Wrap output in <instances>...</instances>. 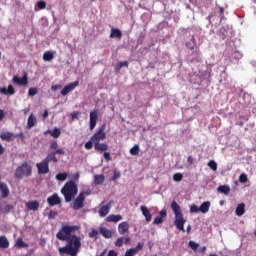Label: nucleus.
<instances>
[{
    "instance_id": "nucleus-26",
    "label": "nucleus",
    "mask_w": 256,
    "mask_h": 256,
    "mask_svg": "<svg viewBox=\"0 0 256 256\" xmlns=\"http://www.w3.org/2000/svg\"><path fill=\"white\" fill-rule=\"evenodd\" d=\"M13 134H11V132H2V134H0V138L3 141H7L10 142L13 139Z\"/></svg>"
},
{
    "instance_id": "nucleus-11",
    "label": "nucleus",
    "mask_w": 256,
    "mask_h": 256,
    "mask_svg": "<svg viewBox=\"0 0 256 256\" xmlns=\"http://www.w3.org/2000/svg\"><path fill=\"white\" fill-rule=\"evenodd\" d=\"M37 168H38L39 174H47L49 172L47 160H43V162H40L39 164H37Z\"/></svg>"
},
{
    "instance_id": "nucleus-20",
    "label": "nucleus",
    "mask_w": 256,
    "mask_h": 256,
    "mask_svg": "<svg viewBox=\"0 0 256 256\" xmlns=\"http://www.w3.org/2000/svg\"><path fill=\"white\" fill-rule=\"evenodd\" d=\"M55 54H56L55 51H50V50L45 51V52H44V55H43V60H44L45 62H50V61L53 60Z\"/></svg>"
},
{
    "instance_id": "nucleus-21",
    "label": "nucleus",
    "mask_w": 256,
    "mask_h": 256,
    "mask_svg": "<svg viewBox=\"0 0 256 256\" xmlns=\"http://www.w3.org/2000/svg\"><path fill=\"white\" fill-rule=\"evenodd\" d=\"M0 193L3 198L9 195V188L7 184H4V182H0Z\"/></svg>"
},
{
    "instance_id": "nucleus-4",
    "label": "nucleus",
    "mask_w": 256,
    "mask_h": 256,
    "mask_svg": "<svg viewBox=\"0 0 256 256\" xmlns=\"http://www.w3.org/2000/svg\"><path fill=\"white\" fill-rule=\"evenodd\" d=\"M31 174V166L29 164L24 163L19 166L15 172V176L17 178H22L23 176H29Z\"/></svg>"
},
{
    "instance_id": "nucleus-3",
    "label": "nucleus",
    "mask_w": 256,
    "mask_h": 256,
    "mask_svg": "<svg viewBox=\"0 0 256 256\" xmlns=\"http://www.w3.org/2000/svg\"><path fill=\"white\" fill-rule=\"evenodd\" d=\"M61 193L64 195L66 202H71L78 193L77 184H75L73 180H70V182H66L65 186H63L61 190Z\"/></svg>"
},
{
    "instance_id": "nucleus-9",
    "label": "nucleus",
    "mask_w": 256,
    "mask_h": 256,
    "mask_svg": "<svg viewBox=\"0 0 256 256\" xmlns=\"http://www.w3.org/2000/svg\"><path fill=\"white\" fill-rule=\"evenodd\" d=\"M98 121V112L97 110H92L90 112V130H94V128L96 127Z\"/></svg>"
},
{
    "instance_id": "nucleus-2",
    "label": "nucleus",
    "mask_w": 256,
    "mask_h": 256,
    "mask_svg": "<svg viewBox=\"0 0 256 256\" xmlns=\"http://www.w3.org/2000/svg\"><path fill=\"white\" fill-rule=\"evenodd\" d=\"M171 208L175 215L174 224H175L176 228L182 232H185L184 225L186 223V219L183 218L182 210H181L179 204H177V202L174 201L171 204Z\"/></svg>"
},
{
    "instance_id": "nucleus-61",
    "label": "nucleus",
    "mask_w": 256,
    "mask_h": 256,
    "mask_svg": "<svg viewBox=\"0 0 256 256\" xmlns=\"http://www.w3.org/2000/svg\"><path fill=\"white\" fill-rule=\"evenodd\" d=\"M130 242V238H124V243L128 244Z\"/></svg>"
},
{
    "instance_id": "nucleus-32",
    "label": "nucleus",
    "mask_w": 256,
    "mask_h": 256,
    "mask_svg": "<svg viewBox=\"0 0 256 256\" xmlns=\"http://www.w3.org/2000/svg\"><path fill=\"white\" fill-rule=\"evenodd\" d=\"M9 247V242L8 240L6 239V237L4 236H1L0 237V248H3V249H6Z\"/></svg>"
},
{
    "instance_id": "nucleus-34",
    "label": "nucleus",
    "mask_w": 256,
    "mask_h": 256,
    "mask_svg": "<svg viewBox=\"0 0 256 256\" xmlns=\"http://www.w3.org/2000/svg\"><path fill=\"white\" fill-rule=\"evenodd\" d=\"M56 154L53 152L52 154H48L47 158H45V161H47V163H49L50 161H53L54 163H57L58 160L55 156Z\"/></svg>"
},
{
    "instance_id": "nucleus-42",
    "label": "nucleus",
    "mask_w": 256,
    "mask_h": 256,
    "mask_svg": "<svg viewBox=\"0 0 256 256\" xmlns=\"http://www.w3.org/2000/svg\"><path fill=\"white\" fill-rule=\"evenodd\" d=\"M173 179H174V181H176V182H180V181H182L183 176H182V174H180V173H176V174H174Z\"/></svg>"
},
{
    "instance_id": "nucleus-60",
    "label": "nucleus",
    "mask_w": 256,
    "mask_h": 256,
    "mask_svg": "<svg viewBox=\"0 0 256 256\" xmlns=\"http://www.w3.org/2000/svg\"><path fill=\"white\" fill-rule=\"evenodd\" d=\"M48 117V110L46 109L43 113V118L46 119Z\"/></svg>"
},
{
    "instance_id": "nucleus-55",
    "label": "nucleus",
    "mask_w": 256,
    "mask_h": 256,
    "mask_svg": "<svg viewBox=\"0 0 256 256\" xmlns=\"http://www.w3.org/2000/svg\"><path fill=\"white\" fill-rule=\"evenodd\" d=\"M79 252H65V254H68L70 256H77Z\"/></svg>"
},
{
    "instance_id": "nucleus-59",
    "label": "nucleus",
    "mask_w": 256,
    "mask_h": 256,
    "mask_svg": "<svg viewBox=\"0 0 256 256\" xmlns=\"http://www.w3.org/2000/svg\"><path fill=\"white\" fill-rule=\"evenodd\" d=\"M56 216V212H50L49 213V218L52 219Z\"/></svg>"
},
{
    "instance_id": "nucleus-45",
    "label": "nucleus",
    "mask_w": 256,
    "mask_h": 256,
    "mask_svg": "<svg viewBox=\"0 0 256 256\" xmlns=\"http://www.w3.org/2000/svg\"><path fill=\"white\" fill-rule=\"evenodd\" d=\"M93 144H94V142H92V138H91V140H89V142H86L85 149H87V150L92 149Z\"/></svg>"
},
{
    "instance_id": "nucleus-62",
    "label": "nucleus",
    "mask_w": 256,
    "mask_h": 256,
    "mask_svg": "<svg viewBox=\"0 0 256 256\" xmlns=\"http://www.w3.org/2000/svg\"><path fill=\"white\" fill-rule=\"evenodd\" d=\"M205 251H206V247H203V248H201V249H200V251H199V252H201V253H205Z\"/></svg>"
},
{
    "instance_id": "nucleus-50",
    "label": "nucleus",
    "mask_w": 256,
    "mask_h": 256,
    "mask_svg": "<svg viewBox=\"0 0 256 256\" xmlns=\"http://www.w3.org/2000/svg\"><path fill=\"white\" fill-rule=\"evenodd\" d=\"M61 88V85L60 84H56V85H52L51 86V90L52 91H57L58 89H60Z\"/></svg>"
},
{
    "instance_id": "nucleus-38",
    "label": "nucleus",
    "mask_w": 256,
    "mask_h": 256,
    "mask_svg": "<svg viewBox=\"0 0 256 256\" xmlns=\"http://www.w3.org/2000/svg\"><path fill=\"white\" fill-rule=\"evenodd\" d=\"M121 177V174L119 172V170H113V176L111 178L112 181H116Z\"/></svg>"
},
{
    "instance_id": "nucleus-23",
    "label": "nucleus",
    "mask_w": 256,
    "mask_h": 256,
    "mask_svg": "<svg viewBox=\"0 0 256 256\" xmlns=\"http://www.w3.org/2000/svg\"><path fill=\"white\" fill-rule=\"evenodd\" d=\"M210 207H211V202L206 201V202H204L203 204H201V206H199V211H200L202 214H206V213H208V211L210 210Z\"/></svg>"
},
{
    "instance_id": "nucleus-22",
    "label": "nucleus",
    "mask_w": 256,
    "mask_h": 256,
    "mask_svg": "<svg viewBox=\"0 0 256 256\" xmlns=\"http://www.w3.org/2000/svg\"><path fill=\"white\" fill-rule=\"evenodd\" d=\"M123 218L122 216H120V214H110V216H108L106 218L107 222H113V223H117L119 221H121Z\"/></svg>"
},
{
    "instance_id": "nucleus-51",
    "label": "nucleus",
    "mask_w": 256,
    "mask_h": 256,
    "mask_svg": "<svg viewBox=\"0 0 256 256\" xmlns=\"http://www.w3.org/2000/svg\"><path fill=\"white\" fill-rule=\"evenodd\" d=\"M54 154H59V155H63L64 154V150L62 148H57L56 152H54Z\"/></svg>"
},
{
    "instance_id": "nucleus-28",
    "label": "nucleus",
    "mask_w": 256,
    "mask_h": 256,
    "mask_svg": "<svg viewBox=\"0 0 256 256\" xmlns=\"http://www.w3.org/2000/svg\"><path fill=\"white\" fill-rule=\"evenodd\" d=\"M46 134H50L53 138L57 139L59 138L61 132L59 128H54V130H47V132H45V135Z\"/></svg>"
},
{
    "instance_id": "nucleus-41",
    "label": "nucleus",
    "mask_w": 256,
    "mask_h": 256,
    "mask_svg": "<svg viewBox=\"0 0 256 256\" xmlns=\"http://www.w3.org/2000/svg\"><path fill=\"white\" fill-rule=\"evenodd\" d=\"M190 212L198 213V212H200V207L196 206V204H192V206L190 207Z\"/></svg>"
},
{
    "instance_id": "nucleus-44",
    "label": "nucleus",
    "mask_w": 256,
    "mask_h": 256,
    "mask_svg": "<svg viewBox=\"0 0 256 256\" xmlns=\"http://www.w3.org/2000/svg\"><path fill=\"white\" fill-rule=\"evenodd\" d=\"M189 246H190L191 249L194 250V251H197V249H198V247H199V245H198L197 243L193 242V241H190V242H189Z\"/></svg>"
},
{
    "instance_id": "nucleus-48",
    "label": "nucleus",
    "mask_w": 256,
    "mask_h": 256,
    "mask_svg": "<svg viewBox=\"0 0 256 256\" xmlns=\"http://www.w3.org/2000/svg\"><path fill=\"white\" fill-rule=\"evenodd\" d=\"M98 235V232L96 230H92L90 233H89V237L90 238H96Z\"/></svg>"
},
{
    "instance_id": "nucleus-49",
    "label": "nucleus",
    "mask_w": 256,
    "mask_h": 256,
    "mask_svg": "<svg viewBox=\"0 0 256 256\" xmlns=\"http://www.w3.org/2000/svg\"><path fill=\"white\" fill-rule=\"evenodd\" d=\"M104 159L109 162L111 160L109 152H104Z\"/></svg>"
},
{
    "instance_id": "nucleus-64",
    "label": "nucleus",
    "mask_w": 256,
    "mask_h": 256,
    "mask_svg": "<svg viewBox=\"0 0 256 256\" xmlns=\"http://www.w3.org/2000/svg\"><path fill=\"white\" fill-rule=\"evenodd\" d=\"M106 255V250L103 251V253H101L99 256H105Z\"/></svg>"
},
{
    "instance_id": "nucleus-25",
    "label": "nucleus",
    "mask_w": 256,
    "mask_h": 256,
    "mask_svg": "<svg viewBox=\"0 0 256 256\" xmlns=\"http://www.w3.org/2000/svg\"><path fill=\"white\" fill-rule=\"evenodd\" d=\"M235 213L238 217H241L245 214V204L241 203V204H238L236 210H235Z\"/></svg>"
},
{
    "instance_id": "nucleus-16",
    "label": "nucleus",
    "mask_w": 256,
    "mask_h": 256,
    "mask_svg": "<svg viewBox=\"0 0 256 256\" xmlns=\"http://www.w3.org/2000/svg\"><path fill=\"white\" fill-rule=\"evenodd\" d=\"M143 248V244L139 243L136 248H132L126 251L125 256H135L141 251Z\"/></svg>"
},
{
    "instance_id": "nucleus-5",
    "label": "nucleus",
    "mask_w": 256,
    "mask_h": 256,
    "mask_svg": "<svg viewBox=\"0 0 256 256\" xmlns=\"http://www.w3.org/2000/svg\"><path fill=\"white\" fill-rule=\"evenodd\" d=\"M89 194H90V192H80L79 196L76 198V200L72 204L73 209L79 210V209L83 208L85 195H89Z\"/></svg>"
},
{
    "instance_id": "nucleus-31",
    "label": "nucleus",
    "mask_w": 256,
    "mask_h": 256,
    "mask_svg": "<svg viewBox=\"0 0 256 256\" xmlns=\"http://www.w3.org/2000/svg\"><path fill=\"white\" fill-rule=\"evenodd\" d=\"M100 233L103 235V237H105L106 239H109L112 237V233L110 230L106 229V228H100Z\"/></svg>"
},
{
    "instance_id": "nucleus-56",
    "label": "nucleus",
    "mask_w": 256,
    "mask_h": 256,
    "mask_svg": "<svg viewBox=\"0 0 256 256\" xmlns=\"http://www.w3.org/2000/svg\"><path fill=\"white\" fill-rule=\"evenodd\" d=\"M108 256H117V253L113 250L109 251Z\"/></svg>"
},
{
    "instance_id": "nucleus-19",
    "label": "nucleus",
    "mask_w": 256,
    "mask_h": 256,
    "mask_svg": "<svg viewBox=\"0 0 256 256\" xmlns=\"http://www.w3.org/2000/svg\"><path fill=\"white\" fill-rule=\"evenodd\" d=\"M128 231H129V224L127 222H123V223L119 224L118 232L120 235H124V234L128 233Z\"/></svg>"
},
{
    "instance_id": "nucleus-8",
    "label": "nucleus",
    "mask_w": 256,
    "mask_h": 256,
    "mask_svg": "<svg viewBox=\"0 0 256 256\" xmlns=\"http://www.w3.org/2000/svg\"><path fill=\"white\" fill-rule=\"evenodd\" d=\"M79 82L78 81H74L71 82L69 84H67L61 91V94L63 96H66L68 93H70L71 91H73L77 86H78Z\"/></svg>"
},
{
    "instance_id": "nucleus-1",
    "label": "nucleus",
    "mask_w": 256,
    "mask_h": 256,
    "mask_svg": "<svg viewBox=\"0 0 256 256\" xmlns=\"http://www.w3.org/2000/svg\"><path fill=\"white\" fill-rule=\"evenodd\" d=\"M76 230H78L77 226H63L57 233V239L67 241V245L65 247L59 248L60 255H64L65 252L80 251L82 239L79 236L71 235Z\"/></svg>"
},
{
    "instance_id": "nucleus-63",
    "label": "nucleus",
    "mask_w": 256,
    "mask_h": 256,
    "mask_svg": "<svg viewBox=\"0 0 256 256\" xmlns=\"http://www.w3.org/2000/svg\"><path fill=\"white\" fill-rule=\"evenodd\" d=\"M4 152L3 146L0 144V155Z\"/></svg>"
},
{
    "instance_id": "nucleus-18",
    "label": "nucleus",
    "mask_w": 256,
    "mask_h": 256,
    "mask_svg": "<svg viewBox=\"0 0 256 256\" xmlns=\"http://www.w3.org/2000/svg\"><path fill=\"white\" fill-rule=\"evenodd\" d=\"M166 216H167L166 210H161V212H159L158 217L155 218L153 224H154V225H160V224H162L163 219L166 218Z\"/></svg>"
},
{
    "instance_id": "nucleus-43",
    "label": "nucleus",
    "mask_w": 256,
    "mask_h": 256,
    "mask_svg": "<svg viewBox=\"0 0 256 256\" xmlns=\"http://www.w3.org/2000/svg\"><path fill=\"white\" fill-rule=\"evenodd\" d=\"M127 66H128V62L122 61L118 64V66L116 67V70L119 71L122 67H127Z\"/></svg>"
},
{
    "instance_id": "nucleus-30",
    "label": "nucleus",
    "mask_w": 256,
    "mask_h": 256,
    "mask_svg": "<svg viewBox=\"0 0 256 256\" xmlns=\"http://www.w3.org/2000/svg\"><path fill=\"white\" fill-rule=\"evenodd\" d=\"M218 192L228 195L230 193V186L223 185L217 188Z\"/></svg>"
},
{
    "instance_id": "nucleus-13",
    "label": "nucleus",
    "mask_w": 256,
    "mask_h": 256,
    "mask_svg": "<svg viewBox=\"0 0 256 256\" xmlns=\"http://www.w3.org/2000/svg\"><path fill=\"white\" fill-rule=\"evenodd\" d=\"M140 210L142 212V215L145 217L146 222L149 223L152 220V214L149 208H147V206H141Z\"/></svg>"
},
{
    "instance_id": "nucleus-37",
    "label": "nucleus",
    "mask_w": 256,
    "mask_h": 256,
    "mask_svg": "<svg viewBox=\"0 0 256 256\" xmlns=\"http://www.w3.org/2000/svg\"><path fill=\"white\" fill-rule=\"evenodd\" d=\"M140 148L139 146H137V144L135 146H133V148H131L130 150V154L133 156H136L139 154Z\"/></svg>"
},
{
    "instance_id": "nucleus-47",
    "label": "nucleus",
    "mask_w": 256,
    "mask_h": 256,
    "mask_svg": "<svg viewBox=\"0 0 256 256\" xmlns=\"http://www.w3.org/2000/svg\"><path fill=\"white\" fill-rule=\"evenodd\" d=\"M239 181L241 183H246L248 181V178H247L246 174H241L240 178H239Z\"/></svg>"
},
{
    "instance_id": "nucleus-24",
    "label": "nucleus",
    "mask_w": 256,
    "mask_h": 256,
    "mask_svg": "<svg viewBox=\"0 0 256 256\" xmlns=\"http://www.w3.org/2000/svg\"><path fill=\"white\" fill-rule=\"evenodd\" d=\"M37 124L36 117L34 116L33 113L30 114L28 120H27V128L31 129Z\"/></svg>"
},
{
    "instance_id": "nucleus-12",
    "label": "nucleus",
    "mask_w": 256,
    "mask_h": 256,
    "mask_svg": "<svg viewBox=\"0 0 256 256\" xmlns=\"http://www.w3.org/2000/svg\"><path fill=\"white\" fill-rule=\"evenodd\" d=\"M0 93L6 96H12L15 94V89L11 84H9L8 87H1Z\"/></svg>"
},
{
    "instance_id": "nucleus-15",
    "label": "nucleus",
    "mask_w": 256,
    "mask_h": 256,
    "mask_svg": "<svg viewBox=\"0 0 256 256\" xmlns=\"http://www.w3.org/2000/svg\"><path fill=\"white\" fill-rule=\"evenodd\" d=\"M39 202L37 200H30L29 202H26V208L29 211H37L39 208Z\"/></svg>"
},
{
    "instance_id": "nucleus-39",
    "label": "nucleus",
    "mask_w": 256,
    "mask_h": 256,
    "mask_svg": "<svg viewBox=\"0 0 256 256\" xmlns=\"http://www.w3.org/2000/svg\"><path fill=\"white\" fill-rule=\"evenodd\" d=\"M208 167L213 171H217V163L214 160H210V162H208Z\"/></svg>"
},
{
    "instance_id": "nucleus-46",
    "label": "nucleus",
    "mask_w": 256,
    "mask_h": 256,
    "mask_svg": "<svg viewBox=\"0 0 256 256\" xmlns=\"http://www.w3.org/2000/svg\"><path fill=\"white\" fill-rule=\"evenodd\" d=\"M123 243H124V238H118L115 245H116V247L120 248V247H122Z\"/></svg>"
},
{
    "instance_id": "nucleus-7",
    "label": "nucleus",
    "mask_w": 256,
    "mask_h": 256,
    "mask_svg": "<svg viewBox=\"0 0 256 256\" xmlns=\"http://www.w3.org/2000/svg\"><path fill=\"white\" fill-rule=\"evenodd\" d=\"M12 82L18 86H27L28 85V77L27 73H24V76L20 78L18 75H14L12 78Z\"/></svg>"
},
{
    "instance_id": "nucleus-36",
    "label": "nucleus",
    "mask_w": 256,
    "mask_h": 256,
    "mask_svg": "<svg viewBox=\"0 0 256 256\" xmlns=\"http://www.w3.org/2000/svg\"><path fill=\"white\" fill-rule=\"evenodd\" d=\"M68 174L66 172H63V173H59L57 176H56V179L58 181H65L66 178H67Z\"/></svg>"
},
{
    "instance_id": "nucleus-14",
    "label": "nucleus",
    "mask_w": 256,
    "mask_h": 256,
    "mask_svg": "<svg viewBox=\"0 0 256 256\" xmlns=\"http://www.w3.org/2000/svg\"><path fill=\"white\" fill-rule=\"evenodd\" d=\"M110 38L111 39L121 40V38H122V31L119 28L112 27L111 28V33H110Z\"/></svg>"
},
{
    "instance_id": "nucleus-6",
    "label": "nucleus",
    "mask_w": 256,
    "mask_h": 256,
    "mask_svg": "<svg viewBox=\"0 0 256 256\" xmlns=\"http://www.w3.org/2000/svg\"><path fill=\"white\" fill-rule=\"evenodd\" d=\"M105 130V126H102L100 130H98V132H96V134H93L91 139L92 142L94 143V145L100 143V141H104L106 139V134L104 132Z\"/></svg>"
},
{
    "instance_id": "nucleus-35",
    "label": "nucleus",
    "mask_w": 256,
    "mask_h": 256,
    "mask_svg": "<svg viewBox=\"0 0 256 256\" xmlns=\"http://www.w3.org/2000/svg\"><path fill=\"white\" fill-rule=\"evenodd\" d=\"M46 8V2L45 1H38L35 7V10H43Z\"/></svg>"
},
{
    "instance_id": "nucleus-27",
    "label": "nucleus",
    "mask_w": 256,
    "mask_h": 256,
    "mask_svg": "<svg viewBox=\"0 0 256 256\" xmlns=\"http://www.w3.org/2000/svg\"><path fill=\"white\" fill-rule=\"evenodd\" d=\"M94 148L96 151H99L100 153H103L105 151H107L108 146L107 144H101L100 142L97 144H94Z\"/></svg>"
},
{
    "instance_id": "nucleus-10",
    "label": "nucleus",
    "mask_w": 256,
    "mask_h": 256,
    "mask_svg": "<svg viewBox=\"0 0 256 256\" xmlns=\"http://www.w3.org/2000/svg\"><path fill=\"white\" fill-rule=\"evenodd\" d=\"M112 207V202H108L107 204H104L101 206V208L98 210L99 216L104 218L107 216V214L110 212V209Z\"/></svg>"
},
{
    "instance_id": "nucleus-33",
    "label": "nucleus",
    "mask_w": 256,
    "mask_h": 256,
    "mask_svg": "<svg viewBox=\"0 0 256 256\" xmlns=\"http://www.w3.org/2000/svg\"><path fill=\"white\" fill-rule=\"evenodd\" d=\"M15 246L19 249H22V248H28V245L26 243L23 242V240L21 238H18L16 243H15Z\"/></svg>"
},
{
    "instance_id": "nucleus-57",
    "label": "nucleus",
    "mask_w": 256,
    "mask_h": 256,
    "mask_svg": "<svg viewBox=\"0 0 256 256\" xmlns=\"http://www.w3.org/2000/svg\"><path fill=\"white\" fill-rule=\"evenodd\" d=\"M5 113L2 109H0V121L4 118Z\"/></svg>"
},
{
    "instance_id": "nucleus-53",
    "label": "nucleus",
    "mask_w": 256,
    "mask_h": 256,
    "mask_svg": "<svg viewBox=\"0 0 256 256\" xmlns=\"http://www.w3.org/2000/svg\"><path fill=\"white\" fill-rule=\"evenodd\" d=\"M80 113L79 112H74L72 113V118L77 119L79 117Z\"/></svg>"
},
{
    "instance_id": "nucleus-17",
    "label": "nucleus",
    "mask_w": 256,
    "mask_h": 256,
    "mask_svg": "<svg viewBox=\"0 0 256 256\" xmlns=\"http://www.w3.org/2000/svg\"><path fill=\"white\" fill-rule=\"evenodd\" d=\"M47 201L50 206H55L61 203L58 194H53V196H49V198H47Z\"/></svg>"
},
{
    "instance_id": "nucleus-54",
    "label": "nucleus",
    "mask_w": 256,
    "mask_h": 256,
    "mask_svg": "<svg viewBox=\"0 0 256 256\" xmlns=\"http://www.w3.org/2000/svg\"><path fill=\"white\" fill-rule=\"evenodd\" d=\"M71 178H72L73 180H78V179H79V174H78V173L72 174Z\"/></svg>"
},
{
    "instance_id": "nucleus-40",
    "label": "nucleus",
    "mask_w": 256,
    "mask_h": 256,
    "mask_svg": "<svg viewBox=\"0 0 256 256\" xmlns=\"http://www.w3.org/2000/svg\"><path fill=\"white\" fill-rule=\"evenodd\" d=\"M38 93V89L37 88H35V87H31V88H29V91H28V95L29 96H35L36 94Z\"/></svg>"
},
{
    "instance_id": "nucleus-58",
    "label": "nucleus",
    "mask_w": 256,
    "mask_h": 256,
    "mask_svg": "<svg viewBox=\"0 0 256 256\" xmlns=\"http://www.w3.org/2000/svg\"><path fill=\"white\" fill-rule=\"evenodd\" d=\"M187 161H188V163H189L190 165H192L193 162H194L192 156H189Z\"/></svg>"
},
{
    "instance_id": "nucleus-29",
    "label": "nucleus",
    "mask_w": 256,
    "mask_h": 256,
    "mask_svg": "<svg viewBox=\"0 0 256 256\" xmlns=\"http://www.w3.org/2000/svg\"><path fill=\"white\" fill-rule=\"evenodd\" d=\"M104 180H105V178H104L103 174H95V176H94V183L96 185L103 184Z\"/></svg>"
},
{
    "instance_id": "nucleus-52",
    "label": "nucleus",
    "mask_w": 256,
    "mask_h": 256,
    "mask_svg": "<svg viewBox=\"0 0 256 256\" xmlns=\"http://www.w3.org/2000/svg\"><path fill=\"white\" fill-rule=\"evenodd\" d=\"M58 148L57 142H52L51 149L56 150Z\"/></svg>"
}]
</instances>
